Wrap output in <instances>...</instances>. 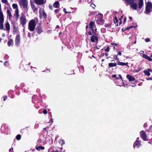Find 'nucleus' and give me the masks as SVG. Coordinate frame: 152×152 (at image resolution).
I'll list each match as a JSON object with an SVG mask.
<instances>
[{"instance_id":"1","label":"nucleus","mask_w":152,"mask_h":152,"mask_svg":"<svg viewBox=\"0 0 152 152\" xmlns=\"http://www.w3.org/2000/svg\"><path fill=\"white\" fill-rule=\"evenodd\" d=\"M36 26L35 20L32 19L30 21L28 25V29L31 31H33L35 29Z\"/></svg>"},{"instance_id":"2","label":"nucleus","mask_w":152,"mask_h":152,"mask_svg":"<svg viewBox=\"0 0 152 152\" xmlns=\"http://www.w3.org/2000/svg\"><path fill=\"white\" fill-rule=\"evenodd\" d=\"M152 11V3L151 1H148L145 4V12L148 14Z\"/></svg>"},{"instance_id":"3","label":"nucleus","mask_w":152,"mask_h":152,"mask_svg":"<svg viewBox=\"0 0 152 152\" xmlns=\"http://www.w3.org/2000/svg\"><path fill=\"white\" fill-rule=\"evenodd\" d=\"M20 5L24 8L25 11L27 12L28 10V2L27 0H20Z\"/></svg>"},{"instance_id":"4","label":"nucleus","mask_w":152,"mask_h":152,"mask_svg":"<svg viewBox=\"0 0 152 152\" xmlns=\"http://www.w3.org/2000/svg\"><path fill=\"white\" fill-rule=\"evenodd\" d=\"M21 16L20 18V21L23 26L25 25L27 22V19L25 15L23 13H22L21 14Z\"/></svg>"},{"instance_id":"5","label":"nucleus","mask_w":152,"mask_h":152,"mask_svg":"<svg viewBox=\"0 0 152 152\" xmlns=\"http://www.w3.org/2000/svg\"><path fill=\"white\" fill-rule=\"evenodd\" d=\"M99 35V34H92V35L91 37V41L92 42H96L97 43L98 42Z\"/></svg>"},{"instance_id":"6","label":"nucleus","mask_w":152,"mask_h":152,"mask_svg":"<svg viewBox=\"0 0 152 152\" xmlns=\"http://www.w3.org/2000/svg\"><path fill=\"white\" fill-rule=\"evenodd\" d=\"M141 136L142 139L144 141L147 140V136L146 133L143 131H142L140 132Z\"/></svg>"},{"instance_id":"7","label":"nucleus","mask_w":152,"mask_h":152,"mask_svg":"<svg viewBox=\"0 0 152 152\" xmlns=\"http://www.w3.org/2000/svg\"><path fill=\"white\" fill-rule=\"evenodd\" d=\"M126 77L129 80V82H132L134 81L135 82H136V81L135 78L132 75L128 74L126 75Z\"/></svg>"},{"instance_id":"8","label":"nucleus","mask_w":152,"mask_h":152,"mask_svg":"<svg viewBox=\"0 0 152 152\" xmlns=\"http://www.w3.org/2000/svg\"><path fill=\"white\" fill-rule=\"evenodd\" d=\"M89 27L91 31H93L94 28H96L95 22L93 21H91L89 24Z\"/></svg>"},{"instance_id":"9","label":"nucleus","mask_w":152,"mask_h":152,"mask_svg":"<svg viewBox=\"0 0 152 152\" xmlns=\"http://www.w3.org/2000/svg\"><path fill=\"white\" fill-rule=\"evenodd\" d=\"M96 22L99 25H101L103 24L104 22V20L102 18H100L96 20Z\"/></svg>"},{"instance_id":"10","label":"nucleus","mask_w":152,"mask_h":152,"mask_svg":"<svg viewBox=\"0 0 152 152\" xmlns=\"http://www.w3.org/2000/svg\"><path fill=\"white\" fill-rule=\"evenodd\" d=\"M39 13L41 17L44 18H46L47 17V14L43 10H40Z\"/></svg>"},{"instance_id":"11","label":"nucleus","mask_w":152,"mask_h":152,"mask_svg":"<svg viewBox=\"0 0 152 152\" xmlns=\"http://www.w3.org/2000/svg\"><path fill=\"white\" fill-rule=\"evenodd\" d=\"M44 0H34V2L37 4L41 5L45 3Z\"/></svg>"},{"instance_id":"12","label":"nucleus","mask_w":152,"mask_h":152,"mask_svg":"<svg viewBox=\"0 0 152 152\" xmlns=\"http://www.w3.org/2000/svg\"><path fill=\"white\" fill-rule=\"evenodd\" d=\"M141 145L140 142L138 140H136L133 144V147L135 148L136 146L137 148H139Z\"/></svg>"},{"instance_id":"13","label":"nucleus","mask_w":152,"mask_h":152,"mask_svg":"<svg viewBox=\"0 0 152 152\" xmlns=\"http://www.w3.org/2000/svg\"><path fill=\"white\" fill-rule=\"evenodd\" d=\"M20 36L19 34L17 35L16 37L15 42L17 45L18 46L20 43Z\"/></svg>"},{"instance_id":"14","label":"nucleus","mask_w":152,"mask_h":152,"mask_svg":"<svg viewBox=\"0 0 152 152\" xmlns=\"http://www.w3.org/2000/svg\"><path fill=\"white\" fill-rule=\"evenodd\" d=\"M12 10H8L7 11V15L8 16V18L9 20H11L12 18Z\"/></svg>"},{"instance_id":"15","label":"nucleus","mask_w":152,"mask_h":152,"mask_svg":"<svg viewBox=\"0 0 152 152\" xmlns=\"http://www.w3.org/2000/svg\"><path fill=\"white\" fill-rule=\"evenodd\" d=\"M14 15L15 16L16 19L17 20L19 16V10H15Z\"/></svg>"},{"instance_id":"16","label":"nucleus","mask_w":152,"mask_h":152,"mask_svg":"<svg viewBox=\"0 0 152 152\" xmlns=\"http://www.w3.org/2000/svg\"><path fill=\"white\" fill-rule=\"evenodd\" d=\"M143 5V0H139L138 5L139 10H140Z\"/></svg>"},{"instance_id":"17","label":"nucleus","mask_w":152,"mask_h":152,"mask_svg":"<svg viewBox=\"0 0 152 152\" xmlns=\"http://www.w3.org/2000/svg\"><path fill=\"white\" fill-rule=\"evenodd\" d=\"M142 57L148 60L149 61H152V58L148 56L146 54H143L142 56Z\"/></svg>"},{"instance_id":"18","label":"nucleus","mask_w":152,"mask_h":152,"mask_svg":"<svg viewBox=\"0 0 152 152\" xmlns=\"http://www.w3.org/2000/svg\"><path fill=\"white\" fill-rule=\"evenodd\" d=\"M151 69H147L143 71V72L145 75L147 76H149L151 74L149 70Z\"/></svg>"},{"instance_id":"19","label":"nucleus","mask_w":152,"mask_h":152,"mask_svg":"<svg viewBox=\"0 0 152 152\" xmlns=\"http://www.w3.org/2000/svg\"><path fill=\"white\" fill-rule=\"evenodd\" d=\"M36 29L37 33L39 34H40L42 31V28L40 25L38 26L37 27Z\"/></svg>"},{"instance_id":"20","label":"nucleus","mask_w":152,"mask_h":152,"mask_svg":"<svg viewBox=\"0 0 152 152\" xmlns=\"http://www.w3.org/2000/svg\"><path fill=\"white\" fill-rule=\"evenodd\" d=\"M4 17L2 12L0 11V22H4Z\"/></svg>"},{"instance_id":"21","label":"nucleus","mask_w":152,"mask_h":152,"mask_svg":"<svg viewBox=\"0 0 152 152\" xmlns=\"http://www.w3.org/2000/svg\"><path fill=\"white\" fill-rule=\"evenodd\" d=\"M117 64L118 65H120L123 66H128V63L126 62V63H124L122 62L118 61V62Z\"/></svg>"},{"instance_id":"22","label":"nucleus","mask_w":152,"mask_h":152,"mask_svg":"<svg viewBox=\"0 0 152 152\" xmlns=\"http://www.w3.org/2000/svg\"><path fill=\"white\" fill-rule=\"evenodd\" d=\"M114 22L115 24V26H118V19L117 17L115 16L113 19Z\"/></svg>"},{"instance_id":"23","label":"nucleus","mask_w":152,"mask_h":152,"mask_svg":"<svg viewBox=\"0 0 152 152\" xmlns=\"http://www.w3.org/2000/svg\"><path fill=\"white\" fill-rule=\"evenodd\" d=\"M134 1V0H125V2L128 5H131Z\"/></svg>"},{"instance_id":"24","label":"nucleus","mask_w":152,"mask_h":152,"mask_svg":"<svg viewBox=\"0 0 152 152\" xmlns=\"http://www.w3.org/2000/svg\"><path fill=\"white\" fill-rule=\"evenodd\" d=\"M131 7L134 10H136L137 9V4L134 2L131 5Z\"/></svg>"},{"instance_id":"25","label":"nucleus","mask_w":152,"mask_h":152,"mask_svg":"<svg viewBox=\"0 0 152 152\" xmlns=\"http://www.w3.org/2000/svg\"><path fill=\"white\" fill-rule=\"evenodd\" d=\"M53 7L55 8H58L59 6V4L58 1H56L53 4Z\"/></svg>"},{"instance_id":"26","label":"nucleus","mask_w":152,"mask_h":152,"mask_svg":"<svg viewBox=\"0 0 152 152\" xmlns=\"http://www.w3.org/2000/svg\"><path fill=\"white\" fill-rule=\"evenodd\" d=\"M5 27L7 31H9L10 29V25L8 22H7L5 25Z\"/></svg>"},{"instance_id":"27","label":"nucleus","mask_w":152,"mask_h":152,"mask_svg":"<svg viewBox=\"0 0 152 152\" xmlns=\"http://www.w3.org/2000/svg\"><path fill=\"white\" fill-rule=\"evenodd\" d=\"M13 43V40L12 39H10L8 42V45L9 46H10L11 45H12Z\"/></svg>"},{"instance_id":"28","label":"nucleus","mask_w":152,"mask_h":152,"mask_svg":"<svg viewBox=\"0 0 152 152\" xmlns=\"http://www.w3.org/2000/svg\"><path fill=\"white\" fill-rule=\"evenodd\" d=\"M4 22H0V30H5V29L4 28L3 23Z\"/></svg>"},{"instance_id":"29","label":"nucleus","mask_w":152,"mask_h":152,"mask_svg":"<svg viewBox=\"0 0 152 152\" xmlns=\"http://www.w3.org/2000/svg\"><path fill=\"white\" fill-rule=\"evenodd\" d=\"M12 7L14 9H15V10H19L18 8V6L17 4H13L12 5Z\"/></svg>"},{"instance_id":"30","label":"nucleus","mask_w":152,"mask_h":152,"mask_svg":"<svg viewBox=\"0 0 152 152\" xmlns=\"http://www.w3.org/2000/svg\"><path fill=\"white\" fill-rule=\"evenodd\" d=\"M59 143L61 144V145H64V141L63 139H60L59 141Z\"/></svg>"},{"instance_id":"31","label":"nucleus","mask_w":152,"mask_h":152,"mask_svg":"<svg viewBox=\"0 0 152 152\" xmlns=\"http://www.w3.org/2000/svg\"><path fill=\"white\" fill-rule=\"evenodd\" d=\"M36 149L38 151H39L40 149H41L42 150L44 149V147H42V146H39L38 147H36Z\"/></svg>"},{"instance_id":"32","label":"nucleus","mask_w":152,"mask_h":152,"mask_svg":"<svg viewBox=\"0 0 152 152\" xmlns=\"http://www.w3.org/2000/svg\"><path fill=\"white\" fill-rule=\"evenodd\" d=\"M97 29L96 28H95V29L93 28V31H91L92 32V34H98L97 33Z\"/></svg>"},{"instance_id":"33","label":"nucleus","mask_w":152,"mask_h":152,"mask_svg":"<svg viewBox=\"0 0 152 152\" xmlns=\"http://www.w3.org/2000/svg\"><path fill=\"white\" fill-rule=\"evenodd\" d=\"M133 27H134V26H130V27H127L126 28L124 29V30L127 31L128 30H129V29L132 28Z\"/></svg>"},{"instance_id":"34","label":"nucleus","mask_w":152,"mask_h":152,"mask_svg":"<svg viewBox=\"0 0 152 152\" xmlns=\"http://www.w3.org/2000/svg\"><path fill=\"white\" fill-rule=\"evenodd\" d=\"M101 31L102 33H104L106 32V29L104 28H102L101 29Z\"/></svg>"},{"instance_id":"35","label":"nucleus","mask_w":152,"mask_h":152,"mask_svg":"<svg viewBox=\"0 0 152 152\" xmlns=\"http://www.w3.org/2000/svg\"><path fill=\"white\" fill-rule=\"evenodd\" d=\"M108 66L110 68L114 67L113 63H110L108 64Z\"/></svg>"},{"instance_id":"36","label":"nucleus","mask_w":152,"mask_h":152,"mask_svg":"<svg viewBox=\"0 0 152 152\" xmlns=\"http://www.w3.org/2000/svg\"><path fill=\"white\" fill-rule=\"evenodd\" d=\"M16 138L18 140H20L21 138L20 135V134H18V135H17L16 137Z\"/></svg>"},{"instance_id":"37","label":"nucleus","mask_w":152,"mask_h":152,"mask_svg":"<svg viewBox=\"0 0 152 152\" xmlns=\"http://www.w3.org/2000/svg\"><path fill=\"white\" fill-rule=\"evenodd\" d=\"M113 58L115 59H117V61H119V59L118 58V55H115L113 56Z\"/></svg>"},{"instance_id":"38","label":"nucleus","mask_w":152,"mask_h":152,"mask_svg":"<svg viewBox=\"0 0 152 152\" xmlns=\"http://www.w3.org/2000/svg\"><path fill=\"white\" fill-rule=\"evenodd\" d=\"M31 6L34 11L35 10H37L34 4H31Z\"/></svg>"},{"instance_id":"39","label":"nucleus","mask_w":152,"mask_h":152,"mask_svg":"<svg viewBox=\"0 0 152 152\" xmlns=\"http://www.w3.org/2000/svg\"><path fill=\"white\" fill-rule=\"evenodd\" d=\"M150 39L149 38H146L145 39V41L146 42H150Z\"/></svg>"},{"instance_id":"40","label":"nucleus","mask_w":152,"mask_h":152,"mask_svg":"<svg viewBox=\"0 0 152 152\" xmlns=\"http://www.w3.org/2000/svg\"><path fill=\"white\" fill-rule=\"evenodd\" d=\"M104 50L107 52H108L110 50V48H109V46H108L106 49H105Z\"/></svg>"},{"instance_id":"41","label":"nucleus","mask_w":152,"mask_h":152,"mask_svg":"<svg viewBox=\"0 0 152 152\" xmlns=\"http://www.w3.org/2000/svg\"><path fill=\"white\" fill-rule=\"evenodd\" d=\"M110 26V25L109 24H107V23H105L104 24V26L106 28L109 27Z\"/></svg>"},{"instance_id":"42","label":"nucleus","mask_w":152,"mask_h":152,"mask_svg":"<svg viewBox=\"0 0 152 152\" xmlns=\"http://www.w3.org/2000/svg\"><path fill=\"white\" fill-rule=\"evenodd\" d=\"M1 1L4 3L7 4V0H1Z\"/></svg>"},{"instance_id":"43","label":"nucleus","mask_w":152,"mask_h":152,"mask_svg":"<svg viewBox=\"0 0 152 152\" xmlns=\"http://www.w3.org/2000/svg\"><path fill=\"white\" fill-rule=\"evenodd\" d=\"M121 52H123V51H119L118 53H117V55L121 56L122 55V53H121Z\"/></svg>"},{"instance_id":"44","label":"nucleus","mask_w":152,"mask_h":152,"mask_svg":"<svg viewBox=\"0 0 152 152\" xmlns=\"http://www.w3.org/2000/svg\"><path fill=\"white\" fill-rule=\"evenodd\" d=\"M87 33H88V34L89 35H92V32H91V31H88L87 32Z\"/></svg>"},{"instance_id":"45","label":"nucleus","mask_w":152,"mask_h":152,"mask_svg":"<svg viewBox=\"0 0 152 152\" xmlns=\"http://www.w3.org/2000/svg\"><path fill=\"white\" fill-rule=\"evenodd\" d=\"M126 17H125L124 18V21L123 22L124 24L126 22Z\"/></svg>"},{"instance_id":"46","label":"nucleus","mask_w":152,"mask_h":152,"mask_svg":"<svg viewBox=\"0 0 152 152\" xmlns=\"http://www.w3.org/2000/svg\"><path fill=\"white\" fill-rule=\"evenodd\" d=\"M110 44L112 45H115V46H117L118 45V44L115 43H111Z\"/></svg>"},{"instance_id":"47","label":"nucleus","mask_w":152,"mask_h":152,"mask_svg":"<svg viewBox=\"0 0 152 152\" xmlns=\"http://www.w3.org/2000/svg\"><path fill=\"white\" fill-rule=\"evenodd\" d=\"M146 79L148 80H152V77H147L146 78Z\"/></svg>"},{"instance_id":"48","label":"nucleus","mask_w":152,"mask_h":152,"mask_svg":"<svg viewBox=\"0 0 152 152\" xmlns=\"http://www.w3.org/2000/svg\"><path fill=\"white\" fill-rule=\"evenodd\" d=\"M43 113L44 114H46L47 113V111L46 110H44L43 111Z\"/></svg>"},{"instance_id":"49","label":"nucleus","mask_w":152,"mask_h":152,"mask_svg":"<svg viewBox=\"0 0 152 152\" xmlns=\"http://www.w3.org/2000/svg\"><path fill=\"white\" fill-rule=\"evenodd\" d=\"M95 50L99 49V47H98L97 46H96L94 48Z\"/></svg>"},{"instance_id":"50","label":"nucleus","mask_w":152,"mask_h":152,"mask_svg":"<svg viewBox=\"0 0 152 152\" xmlns=\"http://www.w3.org/2000/svg\"><path fill=\"white\" fill-rule=\"evenodd\" d=\"M92 57H94V58H95V57H94V55H92L91 56H88V58H91Z\"/></svg>"},{"instance_id":"51","label":"nucleus","mask_w":152,"mask_h":152,"mask_svg":"<svg viewBox=\"0 0 152 152\" xmlns=\"http://www.w3.org/2000/svg\"><path fill=\"white\" fill-rule=\"evenodd\" d=\"M112 77L113 78H115L116 77V75L115 74L113 75H112Z\"/></svg>"},{"instance_id":"52","label":"nucleus","mask_w":152,"mask_h":152,"mask_svg":"<svg viewBox=\"0 0 152 152\" xmlns=\"http://www.w3.org/2000/svg\"><path fill=\"white\" fill-rule=\"evenodd\" d=\"M118 76H119V77L120 78V79H121L122 80H123L122 77L121 75H119Z\"/></svg>"},{"instance_id":"53","label":"nucleus","mask_w":152,"mask_h":152,"mask_svg":"<svg viewBox=\"0 0 152 152\" xmlns=\"http://www.w3.org/2000/svg\"><path fill=\"white\" fill-rule=\"evenodd\" d=\"M9 151H10V152H13V148H11L10 149Z\"/></svg>"},{"instance_id":"54","label":"nucleus","mask_w":152,"mask_h":152,"mask_svg":"<svg viewBox=\"0 0 152 152\" xmlns=\"http://www.w3.org/2000/svg\"><path fill=\"white\" fill-rule=\"evenodd\" d=\"M131 86L132 87H135L136 86V85L135 83H133L132 85H131Z\"/></svg>"},{"instance_id":"55","label":"nucleus","mask_w":152,"mask_h":152,"mask_svg":"<svg viewBox=\"0 0 152 152\" xmlns=\"http://www.w3.org/2000/svg\"><path fill=\"white\" fill-rule=\"evenodd\" d=\"M7 99V96H5L4 97V99H3V100L4 101H5Z\"/></svg>"},{"instance_id":"56","label":"nucleus","mask_w":152,"mask_h":152,"mask_svg":"<svg viewBox=\"0 0 152 152\" xmlns=\"http://www.w3.org/2000/svg\"><path fill=\"white\" fill-rule=\"evenodd\" d=\"M58 12V9H56V10H55L54 11V12H55L56 13H57Z\"/></svg>"},{"instance_id":"57","label":"nucleus","mask_w":152,"mask_h":152,"mask_svg":"<svg viewBox=\"0 0 152 152\" xmlns=\"http://www.w3.org/2000/svg\"><path fill=\"white\" fill-rule=\"evenodd\" d=\"M122 23V20L121 19H120V23L119 25H120Z\"/></svg>"},{"instance_id":"58","label":"nucleus","mask_w":152,"mask_h":152,"mask_svg":"<svg viewBox=\"0 0 152 152\" xmlns=\"http://www.w3.org/2000/svg\"><path fill=\"white\" fill-rule=\"evenodd\" d=\"M49 8H50V9H52V5H49Z\"/></svg>"},{"instance_id":"59","label":"nucleus","mask_w":152,"mask_h":152,"mask_svg":"<svg viewBox=\"0 0 152 152\" xmlns=\"http://www.w3.org/2000/svg\"><path fill=\"white\" fill-rule=\"evenodd\" d=\"M113 65L114 66H117V64L115 63H113Z\"/></svg>"},{"instance_id":"60","label":"nucleus","mask_w":152,"mask_h":152,"mask_svg":"<svg viewBox=\"0 0 152 152\" xmlns=\"http://www.w3.org/2000/svg\"><path fill=\"white\" fill-rule=\"evenodd\" d=\"M129 19L131 21H132V18L131 17H129Z\"/></svg>"},{"instance_id":"61","label":"nucleus","mask_w":152,"mask_h":152,"mask_svg":"<svg viewBox=\"0 0 152 152\" xmlns=\"http://www.w3.org/2000/svg\"><path fill=\"white\" fill-rule=\"evenodd\" d=\"M105 56L106 57H107L109 55V54L108 53H106L105 54Z\"/></svg>"},{"instance_id":"62","label":"nucleus","mask_w":152,"mask_h":152,"mask_svg":"<svg viewBox=\"0 0 152 152\" xmlns=\"http://www.w3.org/2000/svg\"><path fill=\"white\" fill-rule=\"evenodd\" d=\"M64 11L66 13V9L65 8H64L63 9Z\"/></svg>"},{"instance_id":"63","label":"nucleus","mask_w":152,"mask_h":152,"mask_svg":"<svg viewBox=\"0 0 152 152\" xmlns=\"http://www.w3.org/2000/svg\"><path fill=\"white\" fill-rule=\"evenodd\" d=\"M86 29H87V28H88V25H87L86 26Z\"/></svg>"},{"instance_id":"64","label":"nucleus","mask_w":152,"mask_h":152,"mask_svg":"<svg viewBox=\"0 0 152 152\" xmlns=\"http://www.w3.org/2000/svg\"><path fill=\"white\" fill-rule=\"evenodd\" d=\"M115 79V80H118L119 79V77H117L116 76V77Z\"/></svg>"}]
</instances>
